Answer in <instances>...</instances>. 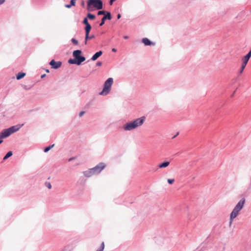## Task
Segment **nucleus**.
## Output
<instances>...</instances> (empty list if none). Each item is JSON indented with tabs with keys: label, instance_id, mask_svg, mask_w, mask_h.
<instances>
[{
	"label": "nucleus",
	"instance_id": "obj_1",
	"mask_svg": "<svg viewBox=\"0 0 251 251\" xmlns=\"http://www.w3.org/2000/svg\"><path fill=\"white\" fill-rule=\"evenodd\" d=\"M146 118L144 116L137 118L133 121L126 123L124 126V129L126 131L132 130L141 126L144 123Z\"/></svg>",
	"mask_w": 251,
	"mask_h": 251
},
{
	"label": "nucleus",
	"instance_id": "obj_2",
	"mask_svg": "<svg viewBox=\"0 0 251 251\" xmlns=\"http://www.w3.org/2000/svg\"><path fill=\"white\" fill-rule=\"evenodd\" d=\"M146 118L144 116L137 118L133 121L126 123L124 126V129L126 131L132 130L141 126L144 123Z\"/></svg>",
	"mask_w": 251,
	"mask_h": 251
},
{
	"label": "nucleus",
	"instance_id": "obj_3",
	"mask_svg": "<svg viewBox=\"0 0 251 251\" xmlns=\"http://www.w3.org/2000/svg\"><path fill=\"white\" fill-rule=\"evenodd\" d=\"M23 126L24 124L17 125L3 130L0 133V139H3L8 137L12 133L18 131Z\"/></svg>",
	"mask_w": 251,
	"mask_h": 251
},
{
	"label": "nucleus",
	"instance_id": "obj_4",
	"mask_svg": "<svg viewBox=\"0 0 251 251\" xmlns=\"http://www.w3.org/2000/svg\"><path fill=\"white\" fill-rule=\"evenodd\" d=\"M113 80L112 78H108L104 84V87L102 91L100 92V95H106L108 94L110 90L111 86L113 84Z\"/></svg>",
	"mask_w": 251,
	"mask_h": 251
},
{
	"label": "nucleus",
	"instance_id": "obj_5",
	"mask_svg": "<svg viewBox=\"0 0 251 251\" xmlns=\"http://www.w3.org/2000/svg\"><path fill=\"white\" fill-rule=\"evenodd\" d=\"M81 51L80 50H75L73 52V56L77 60V65H80L82 62L85 60V58L81 56Z\"/></svg>",
	"mask_w": 251,
	"mask_h": 251
},
{
	"label": "nucleus",
	"instance_id": "obj_6",
	"mask_svg": "<svg viewBox=\"0 0 251 251\" xmlns=\"http://www.w3.org/2000/svg\"><path fill=\"white\" fill-rule=\"evenodd\" d=\"M105 167L103 163H100L96 167L92 168L94 171V174H99Z\"/></svg>",
	"mask_w": 251,
	"mask_h": 251
},
{
	"label": "nucleus",
	"instance_id": "obj_7",
	"mask_svg": "<svg viewBox=\"0 0 251 251\" xmlns=\"http://www.w3.org/2000/svg\"><path fill=\"white\" fill-rule=\"evenodd\" d=\"M245 202V199H242L238 202V203L235 206L234 209H235L236 210H237L238 212H239L243 207Z\"/></svg>",
	"mask_w": 251,
	"mask_h": 251
},
{
	"label": "nucleus",
	"instance_id": "obj_8",
	"mask_svg": "<svg viewBox=\"0 0 251 251\" xmlns=\"http://www.w3.org/2000/svg\"><path fill=\"white\" fill-rule=\"evenodd\" d=\"M97 3V0H88L87 1V9L89 11H93L92 5L95 7V4Z\"/></svg>",
	"mask_w": 251,
	"mask_h": 251
},
{
	"label": "nucleus",
	"instance_id": "obj_9",
	"mask_svg": "<svg viewBox=\"0 0 251 251\" xmlns=\"http://www.w3.org/2000/svg\"><path fill=\"white\" fill-rule=\"evenodd\" d=\"M61 64H62V63L61 62H60V61L56 62L54 60H52L50 63V65H51L53 69H58L59 67H60L61 66Z\"/></svg>",
	"mask_w": 251,
	"mask_h": 251
},
{
	"label": "nucleus",
	"instance_id": "obj_10",
	"mask_svg": "<svg viewBox=\"0 0 251 251\" xmlns=\"http://www.w3.org/2000/svg\"><path fill=\"white\" fill-rule=\"evenodd\" d=\"M112 19L111 14L110 12H107V14L106 15H105L101 19V22L100 24V26H102L104 24V22L105 20H111Z\"/></svg>",
	"mask_w": 251,
	"mask_h": 251
},
{
	"label": "nucleus",
	"instance_id": "obj_11",
	"mask_svg": "<svg viewBox=\"0 0 251 251\" xmlns=\"http://www.w3.org/2000/svg\"><path fill=\"white\" fill-rule=\"evenodd\" d=\"M239 212L237 210L233 209L230 215V223L231 224L232 220L235 219L238 215Z\"/></svg>",
	"mask_w": 251,
	"mask_h": 251
},
{
	"label": "nucleus",
	"instance_id": "obj_12",
	"mask_svg": "<svg viewBox=\"0 0 251 251\" xmlns=\"http://www.w3.org/2000/svg\"><path fill=\"white\" fill-rule=\"evenodd\" d=\"M84 175L86 177H90L93 175H95L93 169H90L87 171L83 172Z\"/></svg>",
	"mask_w": 251,
	"mask_h": 251
},
{
	"label": "nucleus",
	"instance_id": "obj_13",
	"mask_svg": "<svg viewBox=\"0 0 251 251\" xmlns=\"http://www.w3.org/2000/svg\"><path fill=\"white\" fill-rule=\"evenodd\" d=\"M102 54V52L101 51H99L96 52L91 58V59L93 61H95L97 60L100 55Z\"/></svg>",
	"mask_w": 251,
	"mask_h": 251
},
{
	"label": "nucleus",
	"instance_id": "obj_14",
	"mask_svg": "<svg viewBox=\"0 0 251 251\" xmlns=\"http://www.w3.org/2000/svg\"><path fill=\"white\" fill-rule=\"evenodd\" d=\"M95 8L97 9H101L102 8V2L101 0H97V3L95 4Z\"/></svg>",
	"mask_w": 251,
	"mask_h": 251
},
{
	"label": "nucleus",
	"instance_id": "obj_15",
	"mask_svg": "<svg viewBox=\"0 0 251 251\" xmlns=\"http://www.w3.org/2000/svg\"><path fill=\"white\" fill-rule=\"evenodd\" d=\"M169 164H170V162L166 161V162H164L162 163L159 164L158 165V167L159 168H166V167H168L169 165Z\"/></svg>",
	"mask_w": 251,
	"mask_h": 251
},
{
	"label": "nucleus",
	"instance_id": "obj_16",
	"mask_svg": "<svg viewBox=\"0 0 251 251\" xmlns=\"http://www.w3.org/2000/svg\"><path fill=\"white\" fill-rule=\"evenodd\" d=\"M142 42L145 44L146 46H149L151 45V44H153L148 38H144L142 39Z\"/></svg>",
	"mask_w": 251,
	"mask_h": 251
},
{
	"label": "nucleus",
	"instance_id": "obj_17",
	"mask_svg": "<svg viewBox=\"0 0 251 251\" xmlns=\"http://www.w3.org/2000/svg\"><path fill=\"white\" fill-rule=\"evenodd\" d=\"M91 28H92V27L90 25H86V26L85 27V30L87 38H88V34H89L90 31L91 29Z\"/></svg>",
	"mask_w": 251,
	"mask_h": 251
},
{
	"label": "nucleus",
	"instance_id": "obj_18",
	"mask_svg": "<svg viewBox=\"0 0 251 251\" xmlns=\"http://www.w3.org/2000/svg\"><path fill=\"white\" fill-rule=\"evenodd\" d=\"M25 75V74L24 73H19L16 76L17 79L19 80L22 78H23Z\"/></svg>",
	"mask_w": 251,
	"mask_h": 251
},
{
	"label": "nucleus",
	"instance_id": "obj_19",
	"mask_svg": "<svg viewBox=\"0 0 251 251\" xmlns=\"http://www.w3.org/2000/svg\"><path fill=\"white\" fill-rule=\"evenodd\" d=\"M95 37L94 35H92L91 36H89V34H88V38L86 37V34H85V44H87V42L88 40L92 39Z\"/></svg>",
	"mask_w": 251,
	"mask_h": 251
},
{
	"label": "nucleus",
	"instance_id": "obj_20",
	"mask_svg": "<svg viewBox=\"0 0 251 251\" xmlns=\"http://www.w3.org/2000/svg\"><path fill=\"white\" fill-rule=\"evenodd\" d=\"M12 155V152L10 151L9 152H8L5 155V156L3 157V160H6L8 158L10 157V156H11Z\"/></svg>",
	"mask_w": 251,
	"mask_h": 251
},
{
	"label": "nucleus",
	"instance_id": "obj_21",
	"mask_svg": "<svg viewBox=\"0 0 251 251\" xmlns=\"http://www.w3.org/2000/svg\"><path fill=\"white\" fill-rule=\"evenodd\" d=\"M249 60V59H248V58H246V57H245L244 56L243 57V58L242 59V64L247 65Z\"/></svg>",
	"mask_w": 251,
	"mask_h": 251
},
{
	"label": "nucleus",
	"instance_id": "obj_22",
	"mask_svg": "<svg viewBox=\"0 0 251 251\" xmlns=\"http://www.w3.org/2000/svg\"><path fill=\"white\" fill-rule=\"evenodd\" d=\"M54 146V144H52V145H51L50 146H49V147H47V148H46L44 149V151L46 152H48L49 150H50Z\"/></svg>",
	"mask_w": 251,
	"mask_h": 251
},
{
	"label": "nucleus",
	"instance_id": "obj_23",
	"mask_svg": "<svg viewBox=\"0 0 251 251\" xmlns=\"http://www.w3.org/2000/svg\"><path fill=\"white\" fill-rule=\"evenodd\" d=\"M87 17L90 20H94L96 18L95 16L91 13H88L87 14Z\"/></svg>",
	"mask_w": 251,
	"mask_h": 251
},
{
	"label": "nucleus",
	"instance_id": "obj_24",
	"mask_svg": "<svg viewBox=\"0 0 251 251\" xmlns=\"http://www.w3.org/2000/svg\"><path fill=\"white\" fill-rule=\"evenodd\" d=\"M68 62L70 63V64H76L77 65V60H75L74 59H70L68 61Z\"/></svg>",
	"mask_w": 251,
	"mask_h": 251
},
{
	"label": "nucleus",
	"instance_id": "obj_25",
	"mask_svg": "<svg viewBox=\"0 0 251 251\" xmlns=\"http://www.w3.org/2000/svg\"><path fill=\"white\" fill-rule=\"evenodd\" d=\"M246 66V65L243 64H242V66H241V67L240 70V74H241L243 72V71L244 70V69L245 68Z\"/></svg>",
	"mask_w": 251,
	"mask_h": 251
},
{
	"label": "nucleus",
	"instance_id": "obj_26",
	"mask_svg": "<svg viewBox=\"0 0 251 251\" xmlns=\"http://www.w3.org/2000/svg\"><path fill=\"white\" fill-rule=\"evenodd\" d=\"M83 23L85 24L86 25H90L88 23V19L87 18H85L83 20Z\"/></svg>",
	"mask_w": 251,
	"mask_h": 251
},
{
	"label": "nucleus",
	"instance_id": "obj_27",
	"mask_svg": "<svg viewBox=\"0 0 251 251\" xmlns=\"http://www.w3.org/2000/svg\"><path fill=\"white\" fill-rule=\"evenodd\" d=\"M45 185L46 186L49 188V189H51V184L50 183V182H46L45 183Z\"/></svg>",
	"mask_w": 251,
	"mask_h": 251
},
{
	"label": "nucleus",
	"instance_id": "obj_28",
	"mask_svg": "<svg viewBox=\"0 0 251 251\" xmlns=\"http://www.w3.org/2000/svg\"><path fill=\"white\" fill-rule=\"evenodd\" d=\"M72 43L73 44H74L75 45H77L78 44V41L77 40H76V39H75V38H72V40H71Z\"/></svg>",
	"mask_w": 251,
	"mask_h": 251
},
{
	"label": "nucleus",
	"instance_id": "obj_29",
	"mask_svg": "<svg viewBox=\"0 0 251 251\" xmlns=\"http://www.w3.org/2000/svg\"><path fill=\"white\" fill-rule=\"evenodd\" d=\"M167 181L169 184H172L174 182L175 179H168Z\"/></svg>",
	"mask_w": 251,
	"mask_h": 251
},
{
	"label": "nucleus",
	"instance_id": "obj_30",
	"mask_svg": "<svg viewBox=\"0 0 251 251\" xmlns=\"http://www.w3.org/2000/svg\"><path fill=\"white\" fill-rule=\"evenodd\" d=\"M76 0H71L70 1V4L73 6H75Z\"/></svg>",
	"mask_w": 251,
	"mask_h": 251
},
{
	"label": "nucleus",
	"instance_id": "obj_31",
	"mask_svg": "<svg viewBox=\"0 0 251 251\" xmlns=\"http://www.w3.org/2000/svg\"><path fill=\"white\" fill-rule=\"evenodd\" d=\"M105 13V11H99L98 13V14L99 15H104Z\"/></svg>",
	"mask_w": 251,
	"mask_h": 251
},
{
	"label": "nucleus",
	"instance_id": "obj_32",
	"mask_svg": "<svg viewBox=\"0 0 251 251\" xmlns=\"http://www.w3.org/2000/svg\"><path fill=\"white\" fill-rule=\"evenodd\" d=\"M251 56V54H250V53H248L246 55H245L244 57H246V58H248V59H250V57Z\"/></svg>",
	"mask_w": 251,
	"mask_h": 251
},
{
	"label": "nucleus",
	"instance_id": "obj_33",
	"mask_svg": "<svg viewBox=\"0 0 251 251\" xmlns=\"http://www.w3.org/2000/svg\"><path fill=\"white\" fill-rule=\"evenodd\" d=\"M251 56V54H250V53H248L246 55H245L244 57H246V58H248V59H250V57Z\"/></svg>",
	"mask_w": 251,
	"mask_h": 251
},
{
	"label": "nucleus",
	"instance_id": "obj_34",
	"mask_svg": "<svg viewBox=\"0 0 251 251\" xmlns=\"http://www.w3.org/2000/svg\"><path fill=\"white\" fill-rule=\"evenodd\" d=\"M104 243L102 242L100 249H102V251H103L104 249Z\"/></svg>",
	"mask_w": 251,
	"mask_h": 251
},
{
	"label": "nucleus",
	"instance_id": "obj_35",
	"mask_svg": "<svg viewBox=\"0 0 251 251\" xmlns=\"http://www.w3.org/2000/svg\"><path fill=\"white\" fill-rule=\"evenodd\" d=\"M101 65H102V63L101 62L99 61L97 63V66H101Z\"/></svg>",
	"mask_w": 251,
	"mask_h": 251
},
{
	"label": "nucleus",
	"instance_id": "obj_36",
	"mask_svg": "<svg viewBox=\"0 0 251 251\" xmlns=\"http://www.w3.org/2000/svg\"><path fill=\"white\" fill-rule=\"evenodd\" d=\"M71 6H72V5L71 4H67V5H65L66 7L69 8H71Z\"/></svg>",
	"mask_w": 251,
	"mask_h": 251
},
{
	"label": "nucleus",
	"instance_id": "obj_37",
	"mask_svg": "<svg viewBox=\"0 0 251 251\" xmlns=\"http://www.w3.org/2000/svg\"><path fill=\"white\" fill-rule=\"evenodd\" d=\"M84 111H81L80 113H79V116L80 117H81L84 114Z\"/></svg>",
	"mask_w": 251,
	"mask_h": 251
},
{
	"label": "nucleus",
	"instance_id": "obj_38",
	"mask_svg": "<svg viewBox=\"0 0 251 251\" xmlns=\"http://www.w3.org/2000/svg\"><path fill=\"white\" fill-rule=\"evenodd\" d=\"M116 0H110V2H109V3L110 5H112L113 4V2L115 1Z\"/></svg>",
	"mask_w": 251,
	"mask_h": 251
},
{
	"label": "nucleus",
	"instance_id": "obj_39",
	"mask_svg": "<svg viewBox=\"0 0 251 251\" xmlns=\"http://www.w3.org/2000/svg\"><path fill=\"white\" fill-rule=\"evenodd\" d=\"M121 17V15L120 14H118L117 15V18L119 19Z\"/></svg>",
	"mask_w": 251,
	"mask_h": 251
},
{
	"label": "nucleus",
	"instance_id": "obj_40",
	"mask_svg": "<svg viewBox=\"0 0 251 251\" xmlns=\"http://www.w3.org/2000/svg\"><path fill=\"white\" fill-rule=\"evenodd\" d=\"M4 1V0H0V4L3 3Z\"/></svg>",
	"mask_w": 251,
	"mask_h": 251
},
{
	"label": "nucleus",
	"instance_id": "obj_41",
	"mask_svg": "<svg viewBox=\"0 0 251 251\" xmlns=\"http://www.w3.org/2000/svg\"><path fill=\"white\" fill-rule=\"evenodd\" d=\"M112 51L113 52H116L117 51V50L115 48H113L112 49Z\"/></svg>",
	"mask_w": 251,
	"mask_h": 251
},
{
	"label": "nucleus",
	"instance_id": "obj_42",
	"mask_svg": "<svg viewBox=\"0 0 251 251\" xmlns=\"http://www.w3.org/2000/svg\"><path fill=\"white\" fill-rule=\"evenodd\" d=\"M124 38L125 39H128V37L127 36H124Z\"/></svg>",
	"mask_w": 251,
	"mask_h": 251
},
{
	"label": "nucleus",
	"instance_id": "obj_43",
	"mask_svg": "<svg viewBox=\"0 0 251 251\" xmlns=\"http://www.w3.org/2000/svg\"><path fill=\"white\" fill-rule=\"evenodd\" d=\"M45 76H46V75H45V74H44V75H41V77H42V78H43V77H44Z\"/></svg>",
	"mask_w": 251,
	"mask_h": 251
},
{
	"label": "nucleus",
	"instance_id": "obj_44",
	"mask_svg": "<svg viewBox=\"0 0 251 251\" xmlns=\"http://www.w3.org/2000/svg\"><path fill=\"white\" fill-rule=\"evenodd\" d=\"M97 251H103L102 249H99Z\"/></svg>",
	"mask_w": 251,
	"mask_h": 251
},
{
	"label": "nucleus",
	"instance_id": "obj_45",
	"mask_svg": "<svg viewBox=\"0 0 251 251\" xmlns=\"http://www.w3.org/2000/svg\"><path fill=\"white\" fill-rule=\"evenodd\" d=\"M73 159V158H71L69 159V161H70Z\"/></svg>",
	"mask_w": 251,
	"mask_h": 251
},
{
	"label": "nucleus",
	"instance_id": "obj_46",
	"mask_svg": "<svg viewBox=\"0 0 251 251\" xmlns=\"http://www.w3.org/2000/svg\"><path fill=\"white\" fill-rule=\"evenodd\" d=\"M3 142V141L2 140H0V144Z\"/></svg>",
	"mask_w": 251,
	"mask_h": 251
},
{
	"label": "nucleus",
	"instance_id": "obj_47",
	"mask_svg": "<svg viewBox=\"0 0 251 251\" xmlns=\"http://www.w3.org/2000/svg\"><path fill=\"white\" fill-rule=\"evenodd\" d=\"M46 72H48V73H49V71L48 70H46Z\"/></svg>",
	"mask_w": 251,
	"mask_h": 251
}]
</instances>
